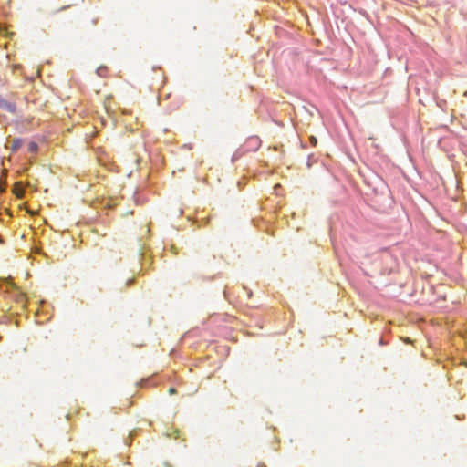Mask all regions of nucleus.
I'll return each instance as SVG.
<instances>
[{
  "label": "nucleus",
  "instance_id": "7ed1b4c3",
  "mask_svg": "<svg viewBox=\"0 0 467 467\" xmlns=\"http://www.w3.org/2000/svg\"><path fill=\"white\" fill-rule=\"evenodd\" d=\"M22 140L20 139H14L12 141H11V145H10V149L12 151H16L18 149L21 148L22 146Z\"/></svg>",
  "mask_w": 467,
  "mask_h": 467
},
{
  "label": "nucleus",
  "instance_id": "9b49d317",
  "mask_svg": "<svg viewBox=\"0 0 467 467\" xmlns=\"http://www.w3.org/2000/svg\"><path fill=\"white\" fill-rule=\"evenodd\" d=\"M464 96H466V97H467V91L464 93Z\"/></svg>",
  "mask_w": 467,
  "mask_h": 467
},
{
  "label": "nucleus",
  "instance_id": "39448f33",
  "mask_svg": "<svg viewBox=\"0 0 467 467\" xmlns=\"http://www.w3.org/2000/svg\"><path fill=\"white\" fill-rule=\"evenodd\" d=\"M106 70H107V67H99L97 69V73H98V75H99V76H102V73H103L104 71H106Z\"/></svg>",
  "mask_w": 467,
  "mask_h": 467
},
{
  "label": "nucleus",
  "instance_id": "6e6552de",
  "mask_svg": "<svg viewBox=\"0 0 467 467\" xmlns=\"http://www.w3.org/2000/svg\"><path fill=\"white\" fill-rule=\"evenodd\" d=\"M6 175H7V171H6V170H4V171H3V176H4V177H6Z\"/></svg>",
  "mask_w": 467,
  "mask_h": 467
},
{
  "label": "nucleus",
  "instance_id": "423d86ee",
  "mask_svg": "<svg viewBox=\"0 0 467 467\" xmlns=\"http://www.w3.org/2000/svg\"><path fill=\"white\" fill-rule=\"evenodd\" d=\"M5 191V182L2 184V182L0 181V192Z\"/></svg>",
  "mask_w": 467,
  "mask_h": 467
},
{
  "label": "nucleus",
  "instance_id": "f257e3e1",
  "mask_svg": "<svg viewBox=\"0 0 467 467\" xmlns=\"http://www.w3.org/2000/svg\"><path fill=\"white\" fill-rule=\"evenodd\" d=\"M0 108L6 111H9V112H15V110H16L15 104L13 102H9V101L5 100V99H3L1 95H0Z\"/></svg>",
  "mask_w": 467,
  "mask_h": 467
},
{
  "label": "nucleus",
  "instance_id": "9d476101",
  "mask_svg": "<svg viewBox=\"0 0 467 467\" xmlns=\"http://www.w3.org/2000/svg\"><path fill=\"white\" fill-rule=\"evenodd\" d=\"M169 391H170V393H173L175 390H174V389H170Z\"/></svg>",
  "mask_w": 467,
  "mask_h": 467
},
{
  "label": "nucleus",
  "instance_id": "1a4fd4ad",
  "mask_svg": "<svg viewBox=\"0 0 467 467\" xmlns=\"http://www.w3.org/2000/svg\"><path fill=\"white\" fill-rule=\"evenodd\" d=\"M132 282H133V279H129V280L127 281V284L129 285V284H131Z\"/></svg>",
  "mask_w": 467,
  "mask_h": 467
},
{
  "label": "nucleus",
  "instance_id": "f03ea898",
  "mask_svg": "<svg viewBox=\"0 0 467 467\" xmlns=\"http://www.w3.org/2000/svg\"><path fill=\"white\" fill-rule=\"evenodd\" d=\"M13 192L18 198H22L24 196V189L20 182L15 184Z\"/></svg>",
  "mask_w": 467,
  "mask_h": 467
},
{
  "label": "nucleus",
  "instance_id": "20e7f679",
  "mask_svg": "<svg viewBox=\"0 0 467 467\" xmlns=\"http://www.w3.org/2000/svg\"><path fill=\"white\" fill-rule=\"evenodd\" d=\"M28 149L31 152H36L37 150V145L35 142H31L28 146Z\"/></svg>",
  "mask_w": 467,
  "mask_h": 467
},
{
  "label": "nucleus",
  "instance_id": "0eeeda50",
  "mask_svg": "<svg viewBox=\"0 0 467 467\" xmlns=\"http://www.w3.org/2000/svg\"><path fill=\"white\" fill-rule=\"evenodd\" d=\"M311 142L313 145H316L317 144V139L316 138H311Z\"/></svg>",
  "mask_w": 467,
  "mask_h": 467
}]
</instances>
